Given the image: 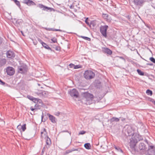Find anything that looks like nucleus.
<instances>
[{
    "label": "nucleus",
    "instance_id": "aec40b11",
    "mask_svg": "<svg viewBox=\"0 0 155 155\" xmlns=\"http://www.w3.org/2000/svg\"><path fill=\"white\" fill-rule=\"evenodd\" d=\"M22 20L21 19H18L16 21L15 25L18 27H19L22 25Z\"/></svg>",
    "mask_w": 155,
    "mask_h": 155
},
{
    "label": "nucleus",
    "instance_id": "f3484780",
    "mask_svg": "<svg viewBox=\"0 0 155 155\" xmlns=\"http://www.w3.org/2000/svg\"><path fill=\"white\" fill-rule=\"evenodd\" d=\"M6 62V60L5 58H0V68L4 66Z\"/></svg>",
    "mask_w": 155,
    "mask_h": 155
},
{
    "label": "nucleus",
    "instance_id": "0e129e2a",
    "mask_svg": "<svg viewBox=\"0 0 155 155\" xmlns=\"http://www.w3.org/2000/svg\"><path fill=\"white\" fill-rule=\"evenodd\" d=\"M21 33L23 35H24L23 34V32L22 31H21Z\"/></svg>",
    "mask_w": 155,
    "mask_h": 155
},
{
    "label": "nucleus",
    "instance_id": "a211bd4d",
    "mask_svg": "<svg viewBox=\"0 0 155 155\" xmlns=\"http://www.w3.org/2000/svg\"><path fill=\"white\" fill-rule=\"evenodd\" d=\"M102 86L101 82L99 81H97L95 82V87L97 88H100Z\"/></svg>",
    "mask_w": 155,
    "mask_h": 155
},
{
    "label": "nucleus",
    "instance_id": "2eb2a0df",
    "mask_svg": "<svg viewBox=\"0 0 155 155\" xmlns=\"http://www.w3.org/2000/svg\"><path fill=\"white\" fill-rule=\"evenodd\" d=\"M46 145H45L46 148L48 149L49 148L51 144V139L48 137L46 138Z\"/></svg>",
    "mask_w": 155,
    "mask_h": 155
},
{
    "label": "nucleus",
    "instance_id": "a878e982",
    "mask_svg": "<svg viewBox=\"0 0 155 155\" xmlns=\"http://www.w3.org/2000/svg\"><path fill=\"white\" fill-rule=\"evenodd\" d=\"M46 29L49 31H62V30L60 29H54L53 28H47Z\"/></svg>",
    "mask_w": 155,
    "mask_h": 155
},
{
    "label": "nucleus",
    "instance_id": "4c0bfd02",
    "mask_svg": "<svg viewBox=\"0 0 155 155\" xmlns=\"http://www.w3.org/2000/svg\"><path fill=\"white\" fill-rule=\"evenodd\" d=\"M27 97L30 100L33 101L34 99V98L32 96H30V95H28Z\"/></svg>",
    "mask_w": 155,
    "mask_h": 155
},
{
    "label": "nucleus",
    "instance_id": "f704fd0d",
    "mask_svg": "<svg viewBox=\"0 0 155 155\" xmlns=\"http://www.w3.org/2000/svg\"><path fill=\"white\" fill-rule=\"evenodd\" d=\"M86 133V132L84 130H81L78 133V135H83L85 134Z\"/></svg>",
    "mask_w": 155,
    "mask_h": 155
},
{
    "label": "nucleus",
    "instance_id": "72a5a7b5",
    "mask_svg": "<svg viewBox=\"0 0 155 155\" xmlns=\"http://www.w3.org/2000/svg\"><path fill=\"white\" fill-rule=\"evenodd\" d=\"M51 40L53 43H55L57 42V39L55 37L52 38L51 39Z\"/></svg>",
    "mask_w": 155,
    "mask_h": 155
},
{
    "label": "nucleus",
    "instance_id": "09e8293b",
    "mask_svg": "<svg viewBox=\"0 0 155 155\" xmlns=\"http://www.w3.org/2000/svg\"><path fill=\"white\" fill-rule=\"evenodd\" d=\"M43 117H44V116H43V114L41 116V120H42V121L45 122L46 121V120L44 119V120H43Z\"/></svg>",
    "mask_w": 155,
    "mask_h": 155
},
{
    "label": "nucleus",
    "instance_id": "a19ab883",
    "mask_svg": "<svg viewBox=\"0 0 155 155\" xmlns=\"http://www.w3.org/2000/svg\"><path fill=\"white\" fill-rule=\"evenodd\" d=\"M81 149L80 148H78V149H72L71 150V151H80V150Z\"/></svg>",
    "mask_w": 155,
    "mask_h": 155
},
{
    "label": "nucleus",
    "instance_id": "338daca9",
    "mask_svg": "<svg viewBox=\"0 0 155 155\" xmlns=\"http://www.w3.org/2000/svg\"><path fill=\"white\" fill-rule=\"evenodd\" d=\"M36 105H35V107H35V106H36Z\"/></svg>",
    "mask_w": 155,
    "mask_h": 155
},
{
    "label": "nucleus",
    "instance_id": "e2e57ef3",
    "mask_svg": "<svg viewBox=\"0 0 155 155\" xmlns=\"http://www.w3.org/2000/svg\"><path fill=\"white\" fill-rule=\"evenodd\" d=\"M33 43L35 45H36L37 44V42H33Z\"/></svg>",
    "mask_w": 155,
    "mask_h": 155
},
{
    "label": "nucleus",
    "instance_id": "4be33fe9",
    "mask_svg": "<svg viewBox=\"0 0 155 155\" xmlns=\"http://www.w3.org/2000/svg\"><path fill=\"white\" fill-rule=\"evenodd\" d=\"M84 146L85 148L87 150L90 149L91 147V144L89 143H85L84 144Z\"/></svg>",
    "mask_w": 155,
    "mask_h": 155
},
{
    "label": "nucleus",
    "instance_id": "f257e3e1",
    "mask_svg": "<svg viewBox=\"0 0 155 155\" xmlns=\"http://www.w3.org/2000/svg\"><path fill=\"white\" fill-rule=\"evenodd\" d=\"M81 102L83 104L86 105L90 104L92 103L93 96L88 93H84L83 94Z\"/></svg>",
    "mask_w": 155,
    "mask_h": 155
},
{
    "label": "nucleus",
    "instance_id": "603ef678",
    "mask_svg": "<svg viewBox=\"0 0 155 155\" xmlns=\"http://www.w3.org/2000/svg\"><path fill=\"white\" fill-rule=\"evenodd\" d=\"M74 8V6L73 5H71L70 7V8L71 9H73Z\"/></svg>",
    "mask_w": 155,
    "mask_h": 155
},
{
    "label": "nucleus",
    "instance_id": "a18cd8bd",
    "mask_svg": "<svg viewBox=\"0 0 155 155\" xmlns=\"http://www.w3.org/2000/svg\"><path fill=\"white\" fill-rule=\"evenodd\" d=\"M46 147L45 146L43 148L42 150V151H41V153H42V154H43L44 153V152H45V148Z\"/></svg>",
    "mask_w": 155,
    "mask_h": 155
},
{
    "label": "nucleus",
    "instance_id": "58836bf2",
    "mask_svg": "<svg viewBox=\"0 0 155 155\" xmlns=\"http://www.w3.org/2000/svg\"><path fill=\"white\" fill-rule=\"evenodd\" d=\"M150 60L151 61L155 63V59L153 57H151L150 58Z\"/></svg>",
    "mask_w": 155,
    "mask_h": 155
},
{
    "label": "nucleus",
    "instance_id": "c03bdc74",
    "mask_svg": "<svg viewBox=\"0 0 155 155\" xmlns=\"http://www.w3.org/2000/svg\"><path fill=\"white\" fill-rule=\"evenodd\" d=\"M69 66L71 68H72L73 67H74L75 65L74 64H69Z\"/></svg>",
    "mask_w": 155,
    "mask_h": 155
},
{
    "label": "nucleus",
    "instance_id": "bb28decb",
    "mask_svg": "<svg viewBox=\"0 0 155 155\" xmlns=\"http://www.w3.org/2000/svg\"><path fill=\"white\" fill-rule=\"evenodd\" d=\"M146 93L147 95L150 96H151L153 94L152 91L149 89H148L146 91Z\"/></svg>",
    "mask_w": 155,
    "mask_h": 155
},
{
    "label": "nucleus",
    "instance_id": "ddd939ff",
    "mask_svg": "<svg viewBox=\"0 0 155 155\" xmlns=\"http://www.w3.org/2000/svg\"><path fill=\"white\" fill-rule=\"evenodd\" d=\"M102 51L103 52L106 53L108 55H110L112 53V51L108 48L104 47L102 48Z\"/></svg>",
    "mask_w": 155,
    "mask_h": 155
},
{
    "label": "nucleus",
    "instance_id": "6ab92c4d",
    "mask_svg": "<svg viewBox=\"0 0 155 155\" xmlns=\"http://www.w3.org/2000/svg\"><path fill=\"white\" fill-rule=\"evenodd\" d=\"M134 3L137 5H140L143 2V0H134Z\"/></svg>",
    "mask_w": 155,
    "mask_h": 155
},
{
    "label": "nucleus",
    "instance_id": "f03ea898",
    "mask_svg": "<svg viewBox=\"0 0 155 155\" xmlns=\"http://www.w3.org/2000/svg\"><path fill=\"white\" fill-rule=\"evenodd\" d=\"M143 139V138L139 135L136 136L135 138H132L130 139V148L133 150L136 151V149L135 147L138 141H140Z\"/></svg>",
    "mask_w": 155,
    "mask_h": 155
},
{
    "label": "nucleus",
    "instance_id": "79ce46f5",
    "mask_svg": "<svg viewBox=\"0 0 155 155\" xmlns=\"http://www.w3.org/2000/svg\"><path fill=\"white\" fill-rule=\"evenodd\" d=\"M0 84L4 85L5 84V83L3 82L1 79H0Z\"/></svg>",
    "mask_w": 155,
    "mask_h": 155
},
{
    "label": "nucleus",
    "instance_id": "4468645a",
    "mask_svg": "<svg viewBox=\"0 0 155 155\" xmlns=\"http://www.w3.org/2000/svg\"><path fill=\"white\" fill-rule=\"evenodd\" d=\"M23 2L29 6L34 5H36L34 2L30 0H24Z\"/></svg>",
    "mask_w": 155,
    "mask_h": 155
},
{
    "label": "nucleus",
    "instance_id": "9b49d317",
    "mask_svg": "<svg viewBox=\"0 0 155 155\" xmlns=\"http://www.w3.org/2000/svg\"><path fill=\"white\" fill-rule=\"evenodd\" d=\"M41 137L42 139H46L47 137H48L46 130L45 128H44L41 130Z\"/></svg>",
    "mask_w": 155,
    "mask_h": 155
},
{
    "label": "nucleus",
    "instance_id": "680f3d73",
    "mask_svg": "<svg viewBox=\"0 0 155 155\" xmlns=\"http://www.w3.org/2000/svg\"><path fill=\"white\" fill-rule=\"evenodd\" d=\"M145 142L146 143L148 144V140H145Z\"/></svg>",
    "mask_w": 155,
    "mask_h": 155
},
{
    "label": "nucleus",
    "instance_id": "de8ad7c7",
    "mask_svg": "<svg viewBox=\"0 0 155 155\" xmlns=\"http://www.w3.org/2000/svg\"><path fill=\"white\" fill-rule=\"evenodd\" d=\"M46 92L45 91H43L41 92V94L43 96H45L46 94Z\"/></svg>",
    "mask_w": 155,
    "mask_h": 155
},
{
    "label": "nucleus",
    "instance_id": "412c9836",
    "mask_svg": "<svg viewBox=\"0 0 155 155\" xmlns=\"http://www.w3.org/2000/svg\"><path fill=\"white\" fill-rule=\"evenodd\" d=\"M96 21H92L91 22L89 26L91 28H93L96 25Z\"/></svg>",
    "mask_w": 155,
    "mask_h": 155
},
{
    "label": "nucleus",
    "instance_id": "49530a36",
    "mask_svg": "<svg viewBox=\"0 0 155 155\" xmlns=\"http://www.w3.org/2000/svg\"><path fill=\"white\" fill-rule=\"evenodd\" d=\"M38 40L41 45L43 44L44 43V42H43L40 39L38 38Z\"/></svg>",
    "mask_w": 155,
    "mask_h": 155
},
{
    "label": "nucleus",
    "instance_id": "3c124183",
    "mask_svg": "<svg viewBox=\"0 0 155 155\" xmlns=\"http://www.w3.org/2000/svg\"><path fill=\"white\" fill-rule=\"evenodd\" d=\"M35 109V108H33L32 107H30L31 110L32 111H33Z\"/></svg>",
    "mask_w": 155,
    "mask_h": 155
},
{
    "label": "nucleus",
    "instance_id": "0eeeda50",
    "mask_svg": "<svg viewBox=\"0 0 155 155\" xmlns=\"http://www.w3.org/2000/svg\"><path fill=\"white\" fill-rule=\"evenodd\" d=\"M27 69V66L24 64H22L21 66H18V72L21 74L25 73L26 72Z\"/></svg>",
    "mask_w": 155,
    "mask_h": 155
},
{
    "label": "nucleus",
    "instance_id": "bf43d9fd",
    "mask_svg": "<svg viewBox=\"0 0 155 155\" xmlns=\"http://www.w3.org/2000/svg\"><path fill=\"white\" fill-rule=\"evenodd\" d=\"M122 118L121 120L122 121L125 120V118Z\"/></svg>",
    "mask_w": 155,
    "mask_h": 155
},
{
    "label": "nucleus",
    "instance_id": "f8f14e48",
    "mask_svg": "<svg viewBox=\"0 0 155 155\" xmlns=\"http://www.w3.org/2000/svg\"><path fill=\"white\" fill-rule=\"evenodd\" d=\"M7 57L9 58H12L15 57V54L14 52L11 51L9 50L6 53Z\"/></svg>",
    "mask_w": 155,
    "mask_h": 155
},
{
    "label": "nucleus",
    "instance_id": "4d7b16f0",
    "mask_svg": "<svg viewBox=\"0 0 155 155\" xmlns=\"http://www.w3.org/2000/svg\"><path fill=\"white\" fill-rule=\"evenodd\" d=\"M21 125H20V124L19 125L17 126V128H18V129H19V128H20V127H21Z\"/></svg>",
    "mask_w": 155,
    "mask_h": 155
},
{
    "label": "nucleus",
    "instance_id": "5701e85b",
    "mask_svg": "<svg viewBox=\"0 0 155 155\" xmlns=\"http://www.w3.org/2000/svg\"><path fill=\"white\" fill-rule=\"evenodd\" d=\"M120 120V119L116 117H113L110 120V122H113L114 121L118 122Z\"/></svg>",
    "mask_w": 155,
    "mask_h": 155
},
{
    "label": "nucleus",
    "instance_id": "473e14b6",
    "mask_svg": "<svg viewBox=\"0 0 155 155\" xmlns=\"http://www.w3.org/2000/svg\"><path fill=\"white\" fill-rule=\"evenodd\" d=\"M148 152V153L146 155H155V151L153 150L152 152Z\"/></svg>",
    "mask_w": 155,
    "mask_h": 155
},
{
    "label": "nucleus",
    "instance_id": "b1692460",
    "mask_svg": "<svg viewBox=\"0 0 155 155\" xmlns=\"http://www.w3.org/2000/svg\"><path fill=\"white\" fill-rule=\"evenodd\" d=\"M42 45L46 49H47L48 50H50L51 51H52V50L51 49V48L50 47H49L44 42V43H43V44H42Z\"/></svg>",
    "mask_w": 155,
    "mask_h": 155
},
{
    "label": "nucleus",
    "instance_id": "20e7f679",
    "mask_svg": "<svg viewBox=\"0 0 155 155\" xmlns=\"http://www.w3.org/2000/svg\"><path fill=\"white\" fill-rule=\"evenodd\" d=\"M84 78L87 79H91L95 76V74L91 71H86L84 74Z\"/></svg>",
    "mask_w": 155,
    "mask_h": 155
},
{
    "label": "nucleus",
    "instance_id": "6e6d98bb",
    "mask_svg": "<svg viewBox=\"0 0 155 155\" xmlns=\"http://www.w3.org/2000/svg\"><path fill=\"white\" fill-rule=\"evenodd\" d=\"M2 40L1 38L0 37V45L2 43Z\"/></svg>",
    "mask_w": 155,
    "mask_h": 155
},
{
    "label": "nucleus",
    "instance_id": "c756f323",
    "mask_svg": "<svg viewBox=\"0 0 155 155\" xmlns=\"http://www.w3.org/2000/svg\"><path fill=\"white\" fill-rule=\"evenodd\" d=\"M114 147L115 148V149L116 150H117L118 151H120V152H123L122 150V149H121V148L120 147H117L116 146H114Z\"/></svg>",
    "mask_w": 155,
    "mask_h": 155
},
{
    "label": "nucleus",
    "instance_id": "774afa93",
    "mask_svg": "<svg viewBox=\"0 0 155 155\" xmlns=\"http://www.w3.org/2000/svg\"><path fill=\"white\" fill-rule=\"evenodd\" d=\"M13 0V1L15 2V0Z\"/></svg>",
    "mask_w": 155,
    "mask_h": 155
},
{
    "label": "nucleus",
    "instance_id": "864d4df0",
    "mask_svg": "<svg viewBox=\"0 0 155 155\" xmlns=\"http://www.w3.org/2000/svg\"><path fill=\"white\" fill-rule=\"evenodd\" d=\"M147 65H150V66H152V65H153V64L152 63H147Z\"/></svg>",
    "mask_w": 155,
    "mask_h": 155
},
{
    "label": "nucleus",
    "instance_id": "dca6fc26",
    "mask_svg": "<svg viewBox=\"0 0 155 155\" xmlns=\"http://www.w3.org/2000/svg\"><path fill=\"white\" fill-rule=\"evenodd\" d=\"M47 115L49 117L50 120L52 122L54 123H56V119L55 117L49 114H47Z\"/></svg>",
    "mask_w": 155,
    "mask_h": 155
},
{
    "label": "nucleus",
    "instance_id": "2f4dec72",
    "mask_svg": "<svg viewBox=\"0 0 155 155\" xmlns=\"http://www.w3.org/2000/svg\"><path fill=\"white\" fill-rule=\"evenodd\" d=\"M21 128L23 131H24L26 129V125L25 124H24L21 126Z\"/></svg>",
    "mask_w": 155,
    "mask_h": 155
},
{
    "label": "nucleus",
    "instance_id": "cd10ccee",
    "mask_svg": "<svg viewBox=\"0 0 155 155\" xmlns=\"http://www.w3.org/2000/svg\"><path fill=\"white\" fill-rule=\"evenodd\" d=\"M137 71L138 73L140 75H143L144 74V73L142 71H141L140 69H137Z\"/></svg>",
    "mask_w": 155,
    "mask_h": 155
},
{
    "label": "nucleus",
    "instance_id": "1a4fd4ad",
    "mask_svg": "<svg viewBox=\"0 0 155 155\" xmlns=\"http://www.w3.org/2000/svg\"><path fill=\"white\" fill-rule=\"evenodd\" d=\"M6 72L8 75L10 76L13 75L15 73L14 68L12 67H8L7 68Z\"/></svg>",
    "mask_w": 155,
    "mask_h": 155
},
{
    "label": "nucleus",
    "instance_id": "6e6552de",
    "mask_svg": "<svg viewBox=\"0 0 155 155\" xmlns=\"http://www.w3.org/2000/svg\"><path fill=\"white\" fill-rule=\"evenodd\" d=\"M126 127L127 129L125 130V134L127 136H133L134 132L132 130L131 127L130 126H126L125 128Z\"/></svg>",
    "mask_w": 155,
    "mask_h": 155
},
{
    "label": "nucleus",
    "instance_id": "7ed1b4c3",
    "mask_svg": "<svg viewBox=\"0 0 155 155\" xmlns=\"http://www.w3.org/2000/svg\"><path fill=\"white\" fill-rule=\"evenodd\" d=\"M139 151H140L142 154L145 153L147 151V146L143 143L140 142L137 146L136 151L138 152Z\"/></svg>",
    "mask_w": 155,
    "mask_h": 155
},
{
    "label": "nucleus",
    "instance_id": "39448f33",
    "mask_svg": "<svg viewBox=\"0 0 155 155\" xmlns=\"http://www.w3.org/2000/svg\"><path fill=\"white\" fill-rule=\"evenodd\" d=\"M108 28V26L107 25L101 26L100 27V32L103 36L105 38H106L107 37V31Z\"/></svg>",
    "mask_w": 155,
    "mask_h": 155
},
{
    "label": "nucleus",
    "instance_id": "052dcab7",
    "mask_svg": "<svg viewBox=\"0 0 155 155\" xmlns=\"http://www.w3.org/2000/svg\"><path fill=\"white\" fill-rule=\"evenodd\" d=\"M120 58H121V59H122L123 60H125V59H124V58L123 57H120Z\"/></svg>",
    "mask_w": 155,
    "mask_h": 155
},
{
    "label": "nucleus",
    "instance_id": "423d86ee",
    "mask_svg": "<svg viewBox=\"0 0 155 155\" xmlns=\"http://www.w3.org/2000/svg\"><path fill=\"white\" fill-rule=\"evenodd\" d=\"M69 94L72 97L77 98L79 96V93L76 89H73L70 90L68 92Z\"/></svg>",
    "mask_w": 155,
    "mask_h": 155
},
{
    "label": "nucleus",
    "instance_id": "393cba45",
    "mask_svg": "<svg viewBox=\"0 0 155 155\" xmlns=\"http://www.w3.org/2000/svg\"><path fill=\"white\" fill-rule=\"evenodd\" d=\"M154 146H150L147 149V151H148L149 152H152L153 150Z\"/></svg>",
    "mask_w": 155,
    "mask_h": 155
},
{
    "label": "nucleus",
    "instance_id": "c85d7f7f",
    "mask_svg": "<svg viewBox=\"0 0 155 155\" xmlns=\"http://www.w3.org/2000/svg\"><path fill=\"white\" fill-rule=\"evenodd\" d=\"M79 37H81V38H83L84 39L86 40H87L88 41H91V38L88 37H87L81 36H79Z\"/></svg>",
    "mask_w": 155,
    "mask_h": 155
},
{
    "label": "nucleus",
    "instance_id": "e433bc0d",
    "mask_svg": "<svg viewBox=\"0 0 155 155\" xmlns=\"http://www.w3.org/2000/svg\"><path fill=\"white\" fill-rule=\"evenodd\" d=\"M82 66L81 65H75L74 69H78L79 68H82Z\"/></svg>",
    "mask_w": 155,
    "mask_h": 155
},
{
    "label": "nucleus",
    "instance_id": "9d476101",
    "mask_svg": "<svg viewBox=\"0 0 155 155\" xmlns=\"http://www.w3.org/2000/svg\"><path fill=\"white\" fill-rule=\"evenodd\" d=\"M37 7L41 8H42V10L44 11L46 10L48 11V10H50V11H51L53 9V8L44 6L41 4H38Z\"/></svg>",
    "mask_w": 155,
    "mask_h": 155
},
{
    "label": "nucleus",
    "instance_id": "c9c22d12",
    "mask_svg": "<svg viewBox=\"0 0 155 155\" xmlns=\"http://www.w3.org/2000/svg\"><path fill=\"white\" fill-rule=\"evenodd\" d=\"M148 100L149 101L152 102L154 104H155V101H154V99L150 98H149Z\"/></svg>",
    "mask_w": 155,
    "mask_h": 155
},
{
    "label": "nucleus",
    "instance_id": "8fccbe9b",
    "mask_svg": "<svg viewBox=\"0 0 155 155\" xmlns=\"http://www.w3.org/2000/svg\"><path fill=\"white\" fill-rule=\"evenodd\" d=\"M60 113L59 112H56L55 113V115L58 116L60 114Z\"/></svg>",
    "mask_w": 155,
    "mask_h": 155
},
{
    "label": "nucleus",
    "instance_id": "37998d69",
    "mask_svg": "<svg viewBox=\"0 0 155 155\" xmlns=\"http://www.w3.org/2000/svg\"><path fill=\"white\" fill-rule=\"evenodd\" d=\"M88 18H86L85 20V22L86 24H87V25H89H89L90 24V23H89L88 22Z\"/></svg>",
    "mask_w": 155,
    "mask_h": 155
},
{
    "label": "nucleus",
    "instance_id": "5fc2aeb1",
    "mask_svg": "<svg viewBox=\"0 0 155 155\" xmlns=\"http://www.w3.org/2000/svg\"><path fill=\"white\" fill-rule=\"evenodd\" d=\"M38 102H39L40 103H41L42 104V101L41 100L39 99V100L38 101Z\"/></svg>",
    "mask_w": 155,
    "mask_h": 155
},
{
    "label": "nucleus",
    "instance_id": "ea45409f",
    "mask_svg": "<svg viewBox=\"0 0 155 155\" xmlns=\"http://www.w3.org/2000/svg\"><path fill=\"white\" fill-rule=\"evenodd\" d=\"M103 16L104 18L105 19H107L108 17V15L106 14H103Z\"/></svg>",
    "mask_w": 155,
    "mask_h": 155
},
{
    "label": "nucleus",
    "instance_id": "69168bd1",
    "mask_svg": "<svg viewBox=\"0 0 155 155\" xmlns=\"http://www.w3.org/2000/svg\"><path fill=\"white\" fill-rule=\"evenodd\" d=\"M72 152V151H71V150H69V152Z\"/></svg>",
    "mask_w": 155,
    "mask_h": 155
},
{
    "label": "nucleus",
    "instance_id": "13d9d810",
    "mask_svg": "<svg viewBox=\"0 0 155 155\" xmlns=\"http://www.w3.org/2000/svg\"><path fill=\"white\" fill-rule=\"evenodd\" d=\"M55 50H56V51H58L59 50V48L58 47H56L55 48Z\"/></svg>",
    "mask_w": 155,
    "mask_h": 155
},
{
    "label": "nucleus",
    "instance_id": "7c9ffc66",
    "mask_svg": "<svg viewBox=\"0 0 155 155\" xmlns=\"http://www.w3.org/2000/svg\"><path fill=\"white\" fill-rule=\"evenodd\" d=\"M15 4L19 7L20 8L21 7V5L20 3V2L17 0H15Z\"/></svg>",
    "mask_w": 155,
    "mask_h": 155
}]
</instances>
